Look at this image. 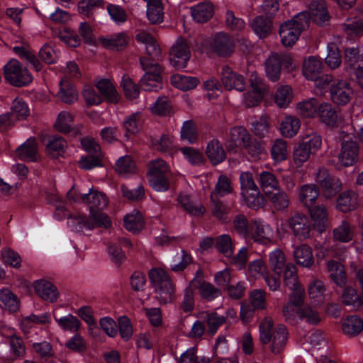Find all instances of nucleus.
I'll return each mask as SVG.
<instances>
[{
  "mask_svg": "<svg viewBox=\"0 0 363 363\" xmlns=\"http://www.w3.org/2000/svg\"><path fill=\"white\" fill-rule=\"evenodd\" d=\"M55 320L64 330L77 332L81 327L79 318L72 314L59 318L55 317Z\"/></svg>",
  "mask_w": 363,
  "mask_h": 363,
  "instance_id": "59",
  "label": "nucleus"
},
{
  "mask_svg": "<svg viewBox=\"0 0 363 363\" xmlns=\"http://www.w3.org/2000/svg\"><path fill=\"white\" fill-rule=\"evenodd\" d=\"M172 84L182 91H189L195 89L200 81L197 77L186 76L180 74H174L171 77Z\"/></svg>",
  "mask_w": 363,
  "mask_h": 363,
  "instance_id": "34",
  "label": "nucleus"
},
{
  "mask_svg": "<svg viewBox=\"0 0 363 363\" xmlns=\"http://www.w3.org/2000/svg\"><path fill=\"white\" fill-rule=\"evenodd\" d=\"M321 145L322 139L318 133H311L305 136L294 148L293 160L295 164L302 166L311 155H315L320 149Z\"/></svg>",
  "mask_w": 363,
  "mask_h": 363,
  "instance_id": "5",
  "label": "nucleus"
},
{
  "mask_svg": "<svg viewBox=\"0 0 363 363\" xmlns=\"http://www.w3.org/2000/svg\"><path fill=\"white\" fill-rule=\"evenodd\" d=\"M251 26L259 38H265L272 32V21L262 16H257L252 22Z\"/></svg>",
  "mask_w": 363,
  "mask_h": 363,
  "instance_id": "45",
  "label": "nucleus"
},
{
  "mask_svg": "<svg viewBox=\"0 0 363 363\" xmlns=\"http://www.w3.org/2000/svg\"><path fill=\"white\" fill-rule=\"evenodd\" d=\"M190 58L191 50L187 41L182 38H179L169 51L170 65L177 69H184Z\"/></svg>",
  "mask_w": 363,
  "mask_h": 363,
  "instance_id": "10",
  "label": "nucleus"
},
{
  "mask_svg": "<svg viewBox=\"0 0 363 363\" xmlns=\"http://www.w3.org/2000/svg\"><path fill=\"white\" fill-rule=\"evenodd\" d=\"M271 154L276 162L285 160L288 155L286 142L282 139L276 140L272 146Z\"/></svg>",
  "mask_w": 363,
  "mask_h": 363,
  "instance_id": "61",
  "label": "nucleus"
},
{
  "mask_svg": "<svg viewBox=\"0 0 363 363\" xmlns=\"http://www.w3.org/2000/svg\"><path fill=\"white\" fill-rule=\"evenodd\" d=\"M310 16L318 25L323 26L330 20L324 0H313L309 6Z\"/></svg>",
  "mask_w": 363,
  "mask_h": 363,
  "instance_id": "19",
  "label": "nucleus"
},
{
  "mask_svg": "<svg viewBox=\"0 0 363 363\" xmlns=\"http://www.w3.org/2000/svg\"><path fill=\"white\" fill-rule=\"evenodd\" d=\"M233 191V187L230 179L225 175H220L215 185L213 191L210 195V199L221 198Z\"/></svg>",
  "mask_w": 363,
  "mask_h": 363,
  "instance_id": "47",
  "label": "nucleus"
},
{
  "mask_svg": "<svg viewBox=\"0 0 363 363\" xmlns=\"http://www.w3.org/2000/svg\"><path fill=\"white\" fill-rule=\"evenodd\" d=\"M191 262V256L184 250H182L181 254H177L173 257V263L170 264V269L174 272H183Z\"/></svg>",
  "mask_w": 363,
  "mask_h": 363,
  "instance_id": "55",
  "label": "nucleus"
},
{
  "mask_svg": "<svg viewBox=\"0 0 363 363\" xmlns=\"http://www.w3.org/2000/svg\"><path fill=\"white\" fill-rule=\"evenodd\" d=\"M345 60L354 72L357 71L358 65L363 67V57L359 55L357 48H347L345 52Z\"/></svg>",
  "mask_w": 363,
  "mask_h": 363,
  "instance_id": "63",
  "label": "nucleus"
},
{
  "mask_svg": "<svg viewBox=\"0 0 363 363\" xmlns=\"http://www.w3.org/2000/svg\"><path fill=\"white\" fill-rule=\"evenodd\" d=\"M330 277L340 287H344L347 283V276L344 266L335 260H330L327 263Z\"/></svg>",
  "mask_w": 363,
  "mask_h": 363,
  "instance_id": "26",
  "label": "nucleus"
},
{
  "mask_svg": "<svg viewBox=\"0 0 363 363\" xmlns=\"http://www.w3.org/2000/svg\"><path fill=\"white\" fill-rule=\"evenodd\" d=\"M315 179L328 198L334 196L341 189L338 179L332 177L328 169L323 167L318 169L315 174Z\"/></svg>",
  "mask_w": 363,
  "mask_h": 363,
  "instance_id": "15",
  "label": "nucleus"
},
{
  "mask_svg": "<svg viewBox=\"0 0 363 363\" xmlns=\"http://www.w3.org/2000/svg\"><path fill=\"white\" fill-rule=\"evenodd\" d=\"M116 171L121 176L134 173L135 171V162L128 155L121 157L116 162Z\"/></svg>",
  "mask_w": 363,
  "mask_h": 363,
  "instance_id": "58",
  "label": "nucleus"
},
{
  "mask_svg": "<svg viewBox=\"0 0 363 363\" xmlns=\"http://www.w3.org/2000/svg\"><path fill=\"white\" fill-rule=\"evenodd\" d=\"M354 238V227L349 221L343 220L333 230V240L335 242L347 243Z\"/></svg>",
  "mask_w": 363,
  "mask_h": 363,
  "instance_id": "20",
  "label": "nucleus"
},
{
  "mask_svg": "<svg viewBox=\"0 0 363 363\" xmlns=\"http://www.w3.org/2000/svg\"><path fill=\"white\" fill-rule=\"evenodd\" d=\"M151 112L158 116H169L172 113V106L167 96H160L150 107Z\"/></svg>",
  "mask_w": 363,
  "mask_h": 363,
  "instance_id": "56",
  "label": "nucleus"
},
{
  "mask_svg": "<svg viewBox=\"0 0 363 363\" xmlns=\"http://www.w3.org/2000/svg\"><path fill=\"white\" fill-rule=\"evenodd\" d=\"M181 138L190 144H194L198 140V131L196 123L193 121L184 122L181 128Z\"/></svg>",
  "mask_w": 363,
  "mask_h": 363,
  "instance_id": "57",
  "label": "nucleus"
},
{
  "mask_svg": "<svg viewBox=\"0 0 363 363\" xmlns=\"http://www.w3.org/2000/svg\"><path fill=\"white\" fill-rule=\"evenodd\" d=\"M269 263L272 271L279 277L289 262L283 251L277 248L269 253Z\"/></svg>",
  "mask_w": 363,
  "mask_h": 363,
  "instance_id": "40",
  "label": "nucleus"
},
{
  "mask_svg": "<svg viewBox=\"0 0 363 363\" xmlns=\"http://www.w3.org/2000/svg\"><path fill=\"white\" fill-rule=\"evenodd\" d=\"M325 291L324 284L320 279H313L308 284V291L309 297L318 303L323 301Z\"/></svg>",
  "mask_w": 363,
  "mask_h": 363,
  "instance_id": "60",
  "label": "nucleus"
},
{
  "mask_svg": "<svg viewBox=\"0 0 363 363\" xmlns=\"http://www.w3.org/2000/svg\"><path fill=\"white\" fill-rule=\"evenodd\" d=\"M191 16L198 23L208 21L213 15V6L211 3L203 1L191 8Z\"/></svg>",
  "mask_w": 363,
  "mask_h": 363,
  "instance_id": "25",
  "label": "nucleus"
},
{
  "mask_svg": "<svg viewBox=\"0 0 363 363\" xmlns=\"http://www.w3.org/2000/svg\"><path fill=\"white\" fill-rule=\"evenodd\" d=\"M211 359L206 357H199L195 347L187 349L179 359V363H210Z\"/></svg>",
  "mask_w": 363,
  "mask_h": 363,
  "instance_id": "64",
  "label": "nucleus"
},
{
  "mask_svg": "<svg viewBox=\"0 0 363 363\" xmlns=\"http://www.w3.org/2000/svg\"><path fill=\"white\" fill-rule=\"evenodd\" d=\"M70 222L76 225L75 228L77 230H82L84 228L91 230L96 227L108 228L111 226L108 216L101 211L90 212L89 218L82 216L71 217Z\"/></svg>",
  "mask_w": 363,
  "mask_h": 363,
  "instance_id": "9",
  "label": "nucleus"
},
{
  "mask_svg": "<svg viewBox=\"0 0 363 363\" xmlns=\"http://www.w3.org/2000/svg\"><path fill=\"white\" fill-rule=\"evenodd\" d=\"M216 247L225 257H231L234 253V245L229 235L223 234L216 238Z\"/></svg>",
  "mask_w": 363,
  "mask_h": 363,
  "instance_id": "50",
  "label": "nucleus"
},
{
  "mask_svg": "<svg viewBox=\"0 0 363 363\" xmlns=\"http://www.w3.org/2000/svg\"><path fill=\"white\" fill-rule=\"evenodd\" d=\"M301 122L298 118L294 116H286L280 125L281 135L286 138L295 136L300 128Z\"/></svg>",
  "mask_w": 363,
  "mask_h": 363,
  "instance_id": "44",
  "label": "nucleus"
},
{
  "mask_svg": "<svg viewBox=\"0 0 363 363\" xmlns=\"http://www.w3.org/2000/svg\"><path fill=\"white\" fill-rule=\"evenodd\" d=\"M222 85L227 91L236 90L242 92L246 88L244 77L234 72L228 65H223L220 71Z\"/></svg>",
  "mask_w": 363,
  "mask_h": 363,
  "instance_id": "16",
  "label": "nucleus"
},
{
  "mask_svg": "<svg viewBox=\"0 0 363 363\" xmlns=\"http://www.w3.org/2000/svg\"><path fill=\"white\" fill-rule=\"evenodd\" d=\"M342 140L341 150L338 155L340 163L345 166H352L357 161L359 156V145L352 140L345 132L340 133Z\"/></svg>",
  "mask_w": 363,
  "mask_h": 363,
  "instance_id": "13",
  "label": "nucleus"
},
{
  "mask_svg": "<svg viewBox=\"0 0 363 363\" xmlns=\"http://www.w3.org/2000/svg\"><path fill=\"white\" fill-rule=\"evenodd\" d=\"M294 256L297 264L305 268H310L314 264V257L311 247L303 244L294 250Z\"/></svg>",
  "mask_w": 363,
  "mask_h": 363,
  "instance_id": "23",
  "label": "nucleus"
},
{
  "mask_svg": "<svg viewBox=\"0 0 363 363\" xmlns=\"http://www.w3.org/2000/svg\"><path fill=\"white\" fill-rule=\"evenodd\" d=\"M309 19L306 12H301L291 20L282 23L279 28V35L282 44L291 47L298 39L303 30L308 26Z\"/></svg>",
  "mask_w": 363,
  "mask_h": 363,
  "instance_id": "4",
  "label": "nucleus"
},
{
  "mask_svg": "<svg viewBox=\"0 0 363 363\" xmlns=\"http://www.w3.org/2000/svg\"><path fill=\"white\" fill-rule=\"evenodd\" d=\"M288 225L294 236L300 240H304L311 236L312 224L307 216L296 213L287 220Z\"/></svg>",
  "mask_w": 363,
  "mask_h": 363,
  "instance_id": "14",
  "label": "nucleus"
},
{
  "mask_svg": "<svg viewBox=\"0 0 363 363\" xmlns=\"http://www.w3.org/2000/svg\"><path fill=\"white\" fill-rule=\"evenodd\" d=\"M136 40L145 45L146 52L148 55L157 57L160 55V49L155 38L148 33L141 31L135 36Z\"/></svg>",
  "mask_w": 363,
  "mask_h": 363,
  "instance_id": "42",
  "label": "nucleus"
},
{
  "mask_svg": "<svg viewBox=\"0 0 363 363\" xmlns=\"http://www.w3.org/2000/svg\"><path fill=\"white\" fill-rule=\"evenodd\" d=\"M342 298L344 304L353 308H359L363 305V294H358L356 289L351 286L345 288Z\"/></svg>",
  "mask_w": 363,
  "mask_h": 363,
  "instance_id": "52",
  "label": "nucleus"
},
{
  "mask_svg": "<svg viewBox=\"0 0 363 363\" xmlns=\"http://www.w3.org/2000/svg\"><path fill=\"white\" fill-rule=\"evenodd\" d=\"M320 102L315 98H311L297 104L298 113L303 118H315L317 116Z\"/></svg>",
  "mask_w": 363,
  "mask_h": 363,
  "instance_id": "32",
  "label": "nucleus"
},
{
  "mask_svg": "<svg viewBox=\"0 0 363 363\" xmlns=\"http://www.w3.org/2000/svg\"><path fill=\"white\" fill-rule=\"evenodd\" d=\"M250 135L243 126H235L230 132V140L233 147H244L248 144Z\"/></svg>",
  "mask_w": 363,
  "mask_h": 363,
  "instance_id": "43",
  "label": "nucleus"
},
{
  "mask_svg": "<svg viewBox=\"0 0 363 363\" xmlns=\"http://www.w3.org/2000/svg\"><path fill=\"white\" fill-rule=\"evenodd\" d=\"M125 97L133 100L138 97L140 89L128 75H123L121 82Z\"/></svg>",
  "mask_w": 363,
  "mask_h": 363,
  "instance_id": "62",
  "label": "nucleus"
},
{
  "mask_svg": "<svg viewBox=\"0 0 363 363\" xmlns=\"http://www.w3.org/2000/svg\"><path fill=\"white\" fill-rule=\"evenodd\" d=\"M259 183L263 191L267 195L273 190H278L279 184L277 177L270 172L263 171L259 174Z\"/></svg>",
  "mask_w": 363,
  "mask_h": 363,
  "instance_id": "46",
  "label": "nucleus"
},
{
  "mask_svg": "<svg viewBox=\"0 0 363 363\" xmlns=\"http://www.w3.org/2000/svg\"><path fill=\"white\" fill-rule=\"evenodd\" d=\"M246 240H253L261 244H266L270 240L267 233L265 232L264 225L257 222L251 223L250 235H248Z\"/></svg>",
  "mask_w": 363,
  "mask_h": 363,
  "instance_id": "51",
  "label": "nucleus"
},
{
  "mask_svg": "<svg viewBox=\"0 0 363 363\" xmlns=\"http://www.w3.org/2000/svg\"><path fill=\"white\" fill-rule=\"evenodd\" d=\"M311 217L314 222V228L320 233L325 230L328 226V211L323 205H317L308 208Z\"/></svg>",
  "mask_w": 363,
  "mask_h": 363,
  "instance_id": "22",
  "label": "nucleus"
},
{
  "mask_svg": "<svg viewBox=\"0 0 363 363\" xmlns=\"http://www.w3.org/2000/svg\"><path fill=\"white\" fill-rule=\"evenodd\" d=\"M259 340L263 345H269L270 351L280 354L285 348L288 340L287 328L284 325L274 327L271 317H265L259 323Z\"/></svg>",
  "mask_w": 363,
  "mask_h": 363,
  "instance_id": "1",
  "label": "nucleus"
},
{
  "mask_svg": "<svg viewBox=\"0 0 363 363\" xmlns=\"http://www.w3.org/2000/svg\"><path fill=\"white\" fill-rule=\"evenodd\" d=\"M317 117L328 126L333 127L337 124V113L330 103L323 102L320 104Z\"/></svg>",
  "mask_w": 363,
  "mask_h": 363,
  "instance_id": "27",
  "label": "nucleus"
},
{
  "mask_svg": "<svg viewBox=\"0 0 363 363\" xmlns=\"http://www.w3.org/2000/svg\"><path fill=\"white\" fill-rule=\"evenodd\" d=\"M198 289L200 296L208 301H211L221 296V291L213 284L205 281L197 284L195 290Z\"/></svg>",
  "mask_w": 363,
  "mask_h": 363,
  "instance_id": "48",
  "label": "nucleus"
},
{
  "mask_svg": "<svg viewBox=\"0 0 363 363\" xmlns=\"http://www.w3.org/2000/svg\"><path fill=\"white\" fill-rule=\"evenodd\" d=\"M125 228L134 233L140 231L144 227L143 216L139 212L128 214L124 217Z\"/></svg>",
  "mask_w": 363,
  "mask_h": 363,
  "instance_id": "53",
  "label": "nucleus"
},
{
  "mask_svg": "<svg viewBox=\"0 0 363 363\" xmlns=\"http://www.w3.org/2000/svg\"><path fill=\"white\" fill-rule=\"evenodd\" d=\"M323 65L321 61L313 56L306 58L303 64V74L308 80L317 79L323 71Z\"/></svg>",
  "mask_w": 363,
  "mask_h": 363,
  "instance_id": "24",
  "label": "nucleus"
},
{
  "mask_svg": "<svg viewBox=\"0 0 363 363\" xmlns=\"http://www.w3.org/2000/svg\"><path fill=\"white\" fill-rule=\"evenodd\" d=\"M100 40L103 46L116 50L124 49L128 43V36L124 33H116Z\"/></svg>",
  "mask_w": 363,
  "mask_h": 363,
  "instance_id": "38",
  "label": "nucleus"
},
{
  "mask_svg": "<svg viewBox=\"0 0 363 363\" xmlns=\"http://www.w3.org/2000/svg\"><path fill=\"white\" fill-rule=\"evenodd\" d=\"M5 80L10 84L21 87L32 82L33 76L17 60H9L4 67Z\"/></svg>",
  "mask_w": 363,
  "mask_h": 363,
  "instance_id": "7",
  "label": "nucleus"
},
{
  "mask_svg": "<svg viewBox=\"0 0 363 363\" xmlns=\"http://www.w3.org/2000/svg\"><path fill=\"white\" fill-rule=\"evenodd\" d=\"M342 329L345 335L356 336L363 330V321L359 316H349L343 321Z\"/></svg>",
  "mask_w": 363,
  "mask_h": 363,
  "instance_id": "41",
  "label": "nucleus"
},
{
  "mask_svg": "<svg viewBox=\"0 0 363 363\" xmlns=\"http://www.w3.org/2000/svg\"><path fill=\"white\" fill-rule=\"evenodd\" d=\"M239 179L241 186V196L247 206L251 208H260L264 203V197L254 182L252 174L250 172H242Z\"/></svg>",
  "mask_w": 363,
  "mask_h": 363,
  "instance_id": "6",
  "label": "nucleus"
},
{
  "mask_svg": "<svg viewBox=\"0 0 363 363\" xmlns=\"http://www.w3.org/2000/svg\"><path fill=\"white\" fill-rule=\"evenodd\" d=\"M96 86L108 101L117 103L119 101L120 96L116 87L109 79H100L96 82Z\"/></svg>",
  "mask_w": 363,
  "mask_h": 363,
  "instance_id": "33",
  "label": "nucleus"
},
{
  "mask_svg": "<svg viewBox=\"0 0 363 363\" xmlns=\"http://www.w3.org/2000/svg\"><path fill=\"white\" fill-rule=\"evenodd\" d=\"M67 198L75 202H81L86 204L90 212L102 211L106 208L109 203L107 196L96 189L91 188L87 194H77L72 190L67 193Z\"/></svg>",
  "mask_w": 363,
  "mask_h": 363,
  "instance_id": "8",
  "label": "nucleus"
},
{
  "mask_svg": "<svg viewBox=\"0 0 363 363\" xmlns=\"http://www.w3.org/2000/svg\"><path fill=\"white\" fill-rule=\"evenodd\" d=\"M147 178L151 188L156 191L169 189L172 173L169 164L162 159L151 160L147 166Z\"/></svg>",
  "mask_w": 363,
  "mask_h": 363,
  "instance_id": "2",
  "label": "nucleus"
},
{
  "mask_svg": "<svg viewBox=\"0 0 363 363\" xmlns=\"http://www.w3.org/2000/svg\"><path fill=\"white\" fill-rule=\"evenodd\" d=\"M342 28L347 38L363 35V19L362 18H347L342 25Z\"/></svg>",
  "mask_w": 363,
  "mask_h": 363,
  "instance_id": "37",
  "label": "nucleus"
},
{
  "mask_svg": "<svg viewBox=\"0 0 363 363\" xmlns=\"http://www.w3.org/2000/svg\"><path fill=\"white\" fill-rule=\"evenodd\" d=\"M57 96L62 102L70 104L77 100L78 92L69 79H62Z\"/></svg>",
  "mask_w": 363,
  "mask_h": 363,
  "instance_id": "29",
  "label": "nucleus"
},
{
  "mask_svg": "<svg viewBox=\"0 0 363 363\" xmlns=\"http://www.w3.org/2000/svg\"><path fill=\"white\" fill-rule=\"evenodd\" d=\"M281 274H284V284L291 290V292L305 289L298 282L296 267L293 263L289 262Z\"/></svg>",
  "mask_w": 363,
  "mask_h": 363,
  "instance_id": "30",
  "label": "nucleus"
},
{
  "mask_svg": "<svg viewBox=\"0 0 363 363\" xmlns=\"http://www.w3.org/2000/svg\"><path fill=\"white\" fill-rule=\"evenodd\" d=\"M292 99L293 91L291 87L288 85L279 87L274 96V101L280 108L288 106Z\"/></svg>",
  "mask_w": 363,
  "mask_h": 363,
  "instance_id": "54",
  "label": "nucleus"
},
{
  "mask_svg": "<svg viewBox=\"0 0 363 363\" xmlns=\"http://www.w3.org/2000/svg\"><path fill=\"white\" fill-rule=\"evenodd\" d=\"M206 153L209 160L213 164L222 162L226 157L225 150L217 139H213L208 142Z\"/></svg>",
  "mask_w": 363,
  "mask_h": 363,
  "instance_id": "31",
  "label": "nucleus"
},
{
  "mask_svg": "<svg viewBox=\"0 0 363 363\" xmlns=\"http://www.w3.org/2000/svg\"><path fill=\"white\" fill-rule=\"evenodd\" d=\"M267 196L277 211H282L288 208L290 204L289 195L284 191H278L275 193L271 192Z\"/></svg>",
  "mask_w": 363,
  "mask_h": 363,
  "instance_id": "49",
  "label": "nucleus"
},
{
  "mask_svg": "<svg viewBox=\"0 0 363 363\" xmlns=\"http://www.w3.org/2000/svg\"><path fill=\"white\" fill-rule=\"evenodd\" d=\"M16 155L21 160L35 161L38 157V148L35 138H28L16 149Z\"/></svg>",
  "mask_w": 363,
  "mask_h": 363,
  "instance_id": "21",
  "label": "nucleus"
},
{
  "mask_svg": "<svg viewBox=\"0 0 363 363\" xmlns=\"http://www.w3.org/2000/svg\"><path fill=\"white\" fill-rule=\"evenodd\" d=\"M357 206V195L352 191L342 192L338 196L337 207L342 212L354 210Z\"/></svg>",
  "mask_w": 363,
  "mask_h": 363,
  "instance_id": "39",
  "label": "nucleus"
},
{
  "mask_svg": "<svg viewBox=\"0 0 363 363\" xmlns=\"http://www.w3.org/2000/svg\"><path fill=\"white\" fill-rule=\"evenodd\" d=\"M148 275L160 303L165 304L172 302L174 296L175 286L167 272L157 267L150 269Z\"/></svg>",
  "mask_w": 363,
  "mask_h": 363,
  "instance_id": "3",
  "label": "nucleus"
},
{
  "mask_svg": "<svg viewBox=\"0 0 363 363\" xmlns=\"http://www.w3.org/2000/svg\"><path fill=\"white\" fill-rule=\"evenodd\" d=\"M35 293L44 301L53 303L59 297L57 287L50 281L45 279L37 280L33 283Z\"/></svg>",
  "mask_w": 363,
  "mask_h": 363,
  "instance_id": "18",
  "label": "nucleus"
},
{
  "mask_svg": "<svg viewBox=\"0 0 363 363\" xmlns=\"http://www.w3.org/2000/svg\"><path fill=\"white\" fill-rule=\"evenodd\" d=\"M208 48L211 52L220 57H230L235 51L233 39L223 32L217 33L209 40Z\"/></svg>",
  "mask_w": 363,
  "mask_h": 363,
  "instance_id": "12",
  "label": "nucleus"
},
{
  "mask_svg": "<svg viewBox=\"0 0 363 363\" xmlns=\"http://www.w3.org/2000/svg\"><path fill=\"white\" fill-rule=\"evenodd\" d=\"M353 93L350 84L342 79L334 83L330 89L331 100L334 104L341 106L350 101Z\"/></svg>",
  "mask_w": 363,
  "mask_h": 363,
  "instance_id": "17",
  "label": "nucleus"
},
{
  "mask_svg": "<svg viewBox=\"0 0 363 363\" xmlns=\"http://www.w3.org/2000/svg\"><path fill=\"white\" fill-rule=\"evenodd\" d=\"M319 196V189L315 184L303 185L299 191V199L307 208L311 207Z\"/></svg>",
  "mask_w": 363,
  "mask_h": 363,
  "instance_id": "36",
  "label": "nucleus"
},
{
  "mask_svg": "<svg viewBox=\"0 0 363 363\" xmlns=\"http://www.w3.org/2000/svg\"><path fill=\"white\" fill-rule=\"evenodd\" d=\"M0 307L15 313L20 308V300L10 289L4 288L0 289Z\"/></svg>",
  "mask_w": 363,
  "mask_h": 363,
  "instance_id": "28",
  "label": "nucleus"
},
{
  "mask_svg": "<svg viewBox=\"0 0 363 363\" xmlns=\"http://www.w3.org/2000/svg\"><path fill=\"white\" fill-rule=\"evenodd\" d=\"M281 65L278 53H272L266 60L265 72L272 82H277L280 78Z\"/></svg>",
  "mask_w": 363,
  "mask_h": 363,
  "instance_id": "35",
  "label": "nucleus"
},
{
  "mask_svg": "<svg viewBox=\"0 0 363 363\" xmlns=\"http://www.w3.org/2000/svg\"><path fill=\"white\" fill-rule=\"evenodd\" d=\"M305 299V289L291 292L289 301L282 307V315L286 322L294 324L300 318Z\"/></svg>",
  "mask_w": 363,
  "mask_h": 363,
  "instance_id": "11",
  "label": "nucleus"
}]
</instances>
